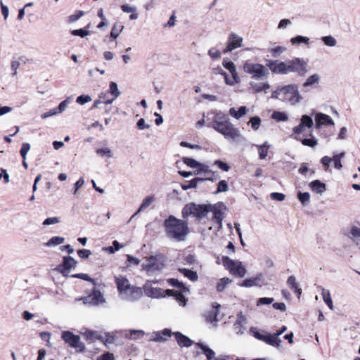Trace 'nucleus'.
I'll use <instances>...</instances> for the list:
<instances>
[{
	"mask_svg": "<svg viewBox=\"0 0 360 360\" xmlns=\"http://www.w3.org/2000/svg\"><path fill=\"white\" fill-rule=\"evenodd\" d=\"M61 338L70 347L75 349L77 352H84L85 345L81 341L80 337L79 335H75L69 330H65L62 333Z\"/></svg>",
	"mask_w": 360,
	"mask_h": 360,
	"instance_id": "nucleus-10",
	"label": "nucleus"
},
{
	"mask_svg": "<svg viewBox=\"0 0 360 360\" xmlns=\"http://www.w3.org/2000/svg\"><path fill=\"white\" fill-rule=\"evenodd\" d=\"M274 300V298L271 297H261L257 300V305L269 304L273 303Z\"/></svg>",
	"mask_w": 360,
	"mask_h": 360,
	"instance_id": "nucleus-63",
	"label": "nucleus"
},
{
	"mask_svg": "<svg viewBox=\"0 0 360 360\" xmlns=\"http://www.w3.org/2000/svg\"><path fill=\"white\" fill-rule=\"evenodd\" d=\"M250 86L255 93L266 92L270 88V85L267 82H250Z\"/></svg>",
	"mask_w": 360,
	"mask_h": 360,
	"instance_id": "nucleus-26",
	"label": "nucleus"
},
{
	"mask_svg": "<svg viewBox=\"0 0 360 360\" xmlns=\"http://www.w3.org/2000/svg\"><path fill=\"white\" fill-rule=\"evenodd\" d=\"M165 263L166 258L162 254H155L146 257V261L141 266L148 274H151L162 270Z\"/></svg>",
	"mask_w": 360,
	"mask_h": 360,
	"instance_id": "nucleus-6",
	"label": "nucleus"
},
{
	"mask_svg": "<svg viewBox=\"0 0 360 360\" xmlns=\"http://www.w3.org/2000/svg\"><path fill=\"white\" fill-rule=\"evenodd\" d=\"M262 274H259L256 277L247 278L244 280L240 285L246 288L252 287L254 285L261 286V284H259V282L262 281Z\"/></svg>",
	"mask_w": 360,
	"mask_h": 360,
	"instance_id": "nucleus-27",
	"label": "nucleus"
},
{
	"mask_svg": "<svg viewBox=\"0 0 360 360\" xmlns=\"http://www.w3.org/2000/svg\"><path fill=\"white\" fill-rule=\"evenodd\" d=\"M250 333L256 339L263 341L274 347H279L282 342V340L275 334V333H268L266 332H264V333H262L254 327H252L250 329Z\"/></svg>",
	"mask_w": 360,
	"mask_h": 360,
	"instance_id": "nucleus-8",
	"label": "nucleus"
},
{
	"mask_svg": "<svg viewBox=\"0 0 360 360\" xmlns=\"http://www.w3.org/2000/svg\"><path fill=\"white\" fill-rule=\"evenodd\" d=\"M247 319L242 311L237 314V319L233 324V330L237 335H243L246 331Z\"/></svg>",
	"mask_w": 360,
	"mask_h": 360,
	"instance_id": "nucleus-16",
	"label": "nucleus"
},
{
	"mask_svg": "<svg viewBox=\"0 0 360 360\" xmlns=\"http://www.w3.org/2000/svg\"><path fill=\"white\" fill-rule=\"evenodd\" d=\"M77 262L71 256H64L62 263L56 267L55 270L63 276L68 277L71 269H75Z\"/></svg>",
	"mask_w": 360,
	"mask_h": 360,
	"instance_id": "nucleus-11",
	"label": "nucleus"
},
{
	"mask_svg": "<svg viewBox=\"0 0 360 360\" xmlns=\"http://www.w3.org/2000/svg\"><path fill=\"white\" fill-rule=\"evenodd\" d=\"M213 129L221 134L226 139L233 142L239 143L246 141V139L240 134L239 129L234 127L229 119L224 122H215Z\"/></svg>",
	"mask_w": 360,
	"mask_h": 360,
	"instance_id": "nucleus-4",
	"label": "nucleus"
},
{
	"mask_svg": "<svg viewBox=\"0 0 360 360\" xmlns=\"http://www.w3.org/2000/svg\"><path fill=\"white\" fill-rule=\"evenodd\" d=\"M347 236L356 245L360 246V227L351 226Z\"/></svg>",
	"mask_w": 360,
	"mask_h": 360,
	"instance_id": "nucleus-21",
	"label": "nucleus"
},
{
	"mask_svg": "<svg viewBox=\"0 0 360 360\" xmlns=\"http://www.w3.org/2000/svg\"><path fill=\"white\" fill-rule=\"evenodd\" d=\"M210 212H212V219L216 221L219 227L222 226V221L224 218V214L222 212V208L225 207L222 202H219L215 205L210 204Z\"/></svg>",
	"mask_w": 360,
	"mask_h": 360,
	"instance_id": "nucleus-13",
	"label": "nucleus"
},
{
	"mask_svg": "<svg viewBox=\"0 0 360 360\" xmlns=\"http://www.w3.org/2000/svg\"><path fill=\"white\" fill-rule=\"evenodd\" d=\"M228 120H229V118L226 115H224L222 112H217L214 115L213 121L211 122L210 124H209V127L214 128L215 122H224Z\"/></svg>",
	"mask_w": 360,
	"mask_h": 360,
	"instance_id": "nucleus-44",
	"label": "nucleus"
},
{
	"mask_svg": "<svg viewBox=\"0 0 360 360\" xmlns=\"http://www.w3.org/2000/svg\"><path fill=\"white\" fill-rule=\"evenodd\" d=\"M222 262L224 266L229 269L230 273L236 276L243 278L246 274V269L240 261H234L229 257H223Z\"/></svg>",
	"mask_w": 360,
	"mask_h": 360,
	"instance_id": "nucleus-9",
	"label": "nucleus"
},
{
	"mask_svg": "<svg viewBox=\"0 0 360 360\" xmlns=\"http://www.w3.org/2000/svg\"><path fill=\"white\" fill-rule=\"evenodd\" d=\"M244 71L256 79H266L269 76V70L262 64L246 62L243 65Z\"/></svg>",
	"mask_w": 360,
	"mask_h": 360,
	"instance_id": "nucleus-7",
	"label": "nucleus"
},
{
	"mask_svg": "<svg viewBox=\"0 0 360 360\" xmlns=\"http://www.w3.org/2000/svg\"><path fill=\"white\" fill-rule=\"evenodd\" d=\"M309 186L312 191L320 195H322L326 190V184L319 180L312 181Z\"/></svg>",
	"mask_w": 360,
	"mask_h": 360,
	"instance_id": "nucleus-25",
	"label": "nucleus"
},
{
	"mask_svg": "<svg viewBox=\"0 0 360 360\" xmlns=\"http://www.w3.org/2000/svg\"><path fill=\"white\" fill-rule=\"evenodd\" d=\"M231 280L228 278H223L220 279V281L218 282L217 285V290L218 292H222L226 286L231 283Z\"/></svg>",
	"mask_w": 360,
	"mask_h": 360,
	"instance_id": "nucleus-51",
	"label": "nucleus"
},
{
	"mask_svg": "<svg viewBox=\"0 0 360 360\" xmlns=\"http://www.w3.org/2000/svg\"><path fill=\"white\" fill-rule=\"evenodd\" d=\"M82 334L86 338V340L87 341H89L90 342H92L98 338L97 333L94 331L86 330L84 333H82Z\"/></svg>",
	"mask_w": 360,
	"mask_h": 360,
	"instance_id": "nucleus-46",
	"label": "nucleus"
},
{
	"mask_svg": "<svg viewBox=\"0 0 360 360\" xmlns=\"http://www.w3.org/2000/svg\"><path fill=\"white\" fill-rule=\"evenodd\" d=\"M248 124H251V127L254 130H257L261 124V119L258 116L252 117Z\"/></svg>",
	"mask_w": 360,
	"mask_h": 360,
	"instance_id": "nucleus-55",
	"label": "nucleus"
},
{
	"mask_svg": "<svg viewBox=\"0 0 360 360\" xmlns=\"http://www.w3.org/2000/svg\"><path fill=\"white\" fill-rule=\"evenodd\" d=\"M271 98L289 103L291 105H295L302 100L298 86L294 84L278 86L271 93Z\"/></svg>",
	"mask_w": 360,
	"mask_h": 360,
	"instance_id": "nucleus-3",
	"label": "nucleus"
},
{
	"mask_svg": "<svg viewBox=\"0 0 360 360\" xmlns=\"http://www.w3.org/2000/svg\"><path fill=\"white\" fill-rule=\"evenodd\" d=\"M257 147L258 148L259 158L262 160L265 159L268 155L269 146L267 145V142H265L261 146H257Z\"/></svg>",
	"mask_w": 360,
	"mask_h": 360,
	"instance_id": "nucleus-42",
	"label": "nucleus"
},
{
	"mask_svg": "<svg viewBox=\"0 0 360 360\" xmlns=\"http://www.w3.org/2000/svg\"><path fill=\"white\" fill-rule=\"evenodd\" d=\"M321 295L324 302L328 306L330 309H333V304L330 297V293L328 290L321 287Z\"/></svg>",
	"mask_w": 360,
	"mask_h": 360,
	"instance_id": "nucleus-37",
	"label": "nucleus"
},
{
	"mask_svg": "<svg viewBox=\"0 0 360 360\" xmlns=\"http://www.w3.org/2000/svg\"><path fill=\"white\" fill-rule=\"evenodd\" d=\"M345 153L344 152L340 153L339 154L335 155L332 158V161L334 162V167L338 169H341L342 167V165L341 163V159L345 156Z\"/></svg>",
	"mask_w": 360,
	"mask_h": 360,
	"instance_id": "nucleus-43",
	"label": "nucleus"
},
{
	"mask_svg": "<svg viewBox=\"0 0 360 360\" xmlns=\"http://www.w3.org/2000/svg\"><path fill=\"white\" fill-rule=\"evenodd\" d=\"M248 109L245 106H241L238 110H236L234 108L229 109V114L236 120L240 119L243 115L246 114Z\"/></svg>",
	"mask_w": 360,
	"mask_h": 360,
	"instance_id": "nucleus-32",
	"label": "nucleus"
},
{
	"mask_svg": "<svg viewBox=\"0 0 360 360\" xmlns=\"http://www.w3.org/2000/svg\"><path fill=\"white\" fill-rule=\"evenodd\" d=\"M123 29L124 26L122 25L119 22L115 23L110 32V37L112 39H116L120 35Z\"/></svg>",
	"mask_w": 360,
	"mask_h": 360,
	"instance_id": "nucleus-39",
	"label": "nucleus"
},
{
	"mask_svg": "<svg viewBox=\"0 0 360 360\" xmlns=\"http://www.w3.org/2000/svg\"><path fill=\"white\" fill-rule=\"evenodd\" d=\"M65 239L61 236H53L51 237L45 244L44 245L49 248L56 247L60 244H63L65 242Z\"/></svg>",
	"mask_w": 360,
	"mask_h": 360,
	"instance_id": "nucleus-33",
	"label": "nucleus"
},
{
	"mask_svg": "<svg viewBox=\"0 0 360 360\" xmlns=\"http://www.w3.org/2000/svg\"><path fill=\"white\" fill-rule=\"evenodd\" d=\"M173 334L180 347H188L192 345L193 341L188 337L183 335L180 332H176Z\"/></svg>",
	"mask_w": 360,
	"mask_h": 360,
	"instance_id": "nucleus-23",
	"label": "nucleus"
},
{
	"mask_svg": "<svg viewBox=\"0 0 360 360\" xmlns=\"http://www.w3.org/2000/svg\"><path fill=\"white\" fill-rule=\"evenodd\" d=\"M220 304L217 303H214L213 304V308L212 310L206 311L203 316L206 321L210 322L214 324V326H217L216 323L218 321L217 316L219 314Z\"/></svg>",
	"mask_w": 360,
	"mask_h": 360,
	"instance_id": "nucleus-20",
	"label": "nucleus"
},
{
	"mask_svg": "<svg viewBox=\"0 0 360 360\" xmlns=\"http://www.w3.org/2000/svg\"><path fill=\"white\" fill-rule=\"evenodd\" d=\"M179 271L193 282L197 281L198 279V276L196 271L185 268L179 269Z\"/></svg>",
	"mask_w": 360,
	"mask_h": 360,
	"instance_id": "nucleus-31",
	"label": "nucleus"
},
{
	"mask_svg": "<svg viewBox=\"0 0 360 360\" xmlns=\"http://www.w3.org/2000/svg\"><path fill=\"white\" fill-rule=\"evenodd\" d=\"M229 190V186L225 180H221L217 184V189L215 193H219L222 192H226Z\"/></svg>",
	"mask_w": 360,
	"mask_h": 360,
	"instance_id": "nucleus-53",
	"label": "nucleus"
},
{
	"mask_svg": "<svg viewBox=\"0 0 360 360\" xmlns=\"http://www.w3.org/2000/svg\"><path fill=\"white\" fill-rule=\"evenodd\" d=\"M172 333L171 330L165 328L160 332H154L153 333H147L146 336L149 341L164 342L167 340L165 337H171Z\"/></svg>",
	"mask_w": 360,
	"mask_h": 360,
	"instance_id": "nucleus-18",
	"label": "nucleus"
},
{
	"mask_svg": "<svg viewBox=\"0 0 360 360\" xmlns=\"http://www.w3.org/2000/svg\"><path fill=\"white\" fill-rule=\"evenodd\" d=\"M323 42L328 46L333 47L337 44L336 39L332 36H326L322 37Z\"/></svg>",
	"mask_w": 360,
	"mask_h": 360,
	"instance_id": "nucleus-52",
	"label": "nucleus"
},
{
	"mask_svg": "<svg viewBox=\"0 0 360 360\" xmlns=\"http://www.w3.org/2000/svg\"><path fill=\"white\" fill-rule=\"evenodd\" d=\"M271 117L277 122H285L288 117L284 112L275 111L272 113Z\"/></svg>",
	"mask_w": 360,
	"mask_h": 360,
	"instance_id": "nucleus-40",
	"label": "nucleus"
},
{
	"mask_svg": "<svg viewBox=\"0 0 360 360\" xmlns=\"http://www.w3.org/2000/svg\"><path fill=\"white\" fill-rule=\"evenodd\" d=\"M223 66L227 69L232 75L235 82H240V79L237 73L236 66L232 61L224 60L222 63Z\"/></svg>",
	"mask_w": 360,
	"mask_h": 360,
	"instance_id": "nucleus-24",
	"label": "nucleus"
},
{
	"mask_svg": "<svg viewBox=\"0 0 360 360\" xmlns=\"http://www.w3.org/2000/svg\"><path fill=\"white\" fill-rule=\"evenodd\" d=\"M91 101V98L89 95H81L76 99V102L80 105H84Z\"/></svg>",
	"mask_w": 360,
	"mask_h": 360,
	"instance_id": "nucleus-61",
	"label": "nucleus"
},
{
	"mask_svg": "<svg viewBox=\"0 0 360 360\" xmlns=\"http://www.w3.org/2000/svg\"><path fill=\"white\" fill-rule=\"evenodd\" d=\"M302 143L307 146L314 147L317 144V141L315 139H304L302 140Z\"/></svg>",
	"mask_w": 360,
	"mask_h": 360,
	"instance_id": "nucleus-64",
	"label": "nucleus"
},
{
	"mask_svg": "<svg viewBox=\"0 0 360 360\" xmlns=\"http://www.w3.org/2000/svg\"><path fill=\"white\" fill-rule=\"evenodd\" d=\"M143 295L142 289L135 285H131L126 291V295L121 298L128 302H135L139 300Z\"/></svg>",
	"mask_w": 360,
	"mask_h": 360,
	"instance_id": "nucleus-14",
	"label": "nucleus"
},
{
	"mask_svg": "<svg viewBox=\"0 0 360 360\" xmlns=\"http://www.w3.org/2000/svg\"><path fill=\"white\" fill-rule=\"evenodd\" d=\"M168 283L174 287H176L177 288H179L180 290H181V292H186L188 291V289L185 286V285L179 281L178 279L176 278H170L168 280Z\"/></svg>",
	"mask_w": 360,
	"mask_h": 360,
	"instance_id": "nucleus-38",
	"label": "nucleus"
},
{
	"mask_svg": "<svg viewBox=\"0 0 360 360\" xmlns=\"http://www.w3.org/2000/svg\"><path fill=\"white\" fill-rule=\"evenodd\" d=\"M72 99V96H69V97L66 98L64 101H63L59 104V105L57 108H56L57 111L58 112V113H61L65 110L68 105L70 103Z\"/></svg>",
	"mask_w": 360,
	"mask_h": 360,
	"instance_id": "nucleus-50",
	"label": "nucleus"
},
{
	"mask_svg": "<svg viewBox=\"0 0 360 360\" xmlns=\"http://www.w3.org/2000/svg\"><path fill=\"white\" fill-rule=\"evenodd\" d=\"M165 293L168 296H174L176 301L179 303L180 305H186L187 300L184 296V292H181V290H180L179 292H177L174 290H165Z\"/></svg>",
	"mask_w": 360,
	"mask_h": 360,
	"instance_id": "nucleus-29",
	"label": "nucleus"
},
{
	"mask_svg": "<svg viewBox=\"0 0 360 360\" xmlns=\"http://www.w3.org/2000/svg\"><path fill=\"white\" fill-rule=\"evenodd\" d=\"M316 128L319 129L321 126H332L334 125V121L328 115L318 112L315 116Z\"/></svg>",
	"mask_w": 360,
	"mask_h": 360,
	"instance_id": "nucleus-19",
	"label": "nucleus"
},
{
	"mask_svg": "<svg viewBox=\"0 0 360 360\" xmlns=\"http://www.w3.org/2000/svg\"><path fill=\"white\" fill-rule=\"evenodd\" d=\"M59 222H60V218L56 217H49V218L46 219L43 221V225L49 226V225H52V224H58Z\"/></svg>",
	"mask_w": 360,
	"mask_h": 360,
	"instance_id": "nucleus-62",
	"label": "nucleus"
},
{
	"mask_svg": "<svg viewBox=\"0 0 360 360\" xmlns=\"http://www.w3.org/2000/svg\"><path fill=\"white\" fill-rule=\"evenodd\" d=\"M298 199L303 205H307L309 202L310 194L308 192H299Z\"/></svg>",
	"mask_w": 360,
	"mask_h": 360,
	"instance_id": "nucleus-48",
	"label": "nucleus"
},
{
	"mask_svg": "<svg viewBox=\"0 0 360 360\" xmlns=\"http://www.w3.org/2000/svg\"><path fill=\"white\" fill-rule=\"evenodd\" d=\"M208 55L213 60H217L221 58V52L215 48H211L208 51Z\"/></svg>",
	"mask_w": 360,
	"mask_h": 360,
	"instance_id": "nucleus-60",
	"label": "nucleus"
},
{
	"mask_svg": "<svg viewBox=\"0 0 360 360\" xmlns=\"http://www.w3.org/2000/svg\"><path fill=\"white\" fill-rule=\"evenodd\" d=\"M195 346L201 349L203 354L205 355L207 360H214L215 352L210 348L208 346L204 345L202 342L195 343Z\"/></svg>",
	"mask_w": 360,
	"mask_h": 360,
	"instance_id": "nucleus-28",
	"label": "nucleus"
},
{
	"mask_svg": "<svg viewBox=\"0 0 360 360\" xmlns=\"http://www.w3.org/2000/svg\"><path fill=\"white\" fill-rule=\"evenodd\" d=\"M115 282L120 297L122 296H125L126 291L131 285L129 280L122 276H115Z\"/></svg>",
	"mask_w": 360,
	"mask_h": 360,
	"instance_id": "nucleus-17",
	"label": "nucleus"
},
{
	"mask_svg": "<svg viewBox=\"0 0 360 360\" xmlns=\"http://www.w3.org/2000/svg\"><path fill=\"white\" fill-rule=\"evenodd\" d=\"M204 179H200V177H196L192 179L190 181H186L184 184H181V188L183 190L186 191L191 188H195L199 182H202Z\"/></svg>",
	"mask_w": 360,
	"mask_h": 360,
	"instance_id": "nucleus-35",
	"label": "nucleus"
},
{
	"mask_svg": "<svg viewBox=\"0 0 360 360\" xmlns=\"http://www.w3.org/2000/svg\"><path fill=\"white\" fill-rule=\"evenodd\" d=\"M109 93L115 98H117L120 95L117 84L115 82H110L109 84Z\"/></svg>",
	"mask_w": 360,
	"mask_h": 360,
	"instance_id": "nucleus-47",
	"label": "nucleus"
},
{
	"mask_svg": "<svg viewBox=\"0 0 360 360\" xmlns=\"http://www.w3.org/2000/svg\"><path fill=\"white\" fill-rule=\"evenodd\" d=\"M154 200L155 197L153 195H150L144 198L138 211L132 216V217L148 207Z\"/></svg>",
	"mask_w": 360,
	"mask_h": 360,
	"instance_id": "nucleus-36",
	"label": "nucleus"
},
{
	"mask_svg": "<svg viewBox=\"0 0 360 360\" xmlns=\"http://www.w3.org/2000/svg\"><path fill=\"white\" fill-rule=\"evenodd\" d=\"M287 285L289 288L297 294L298 297L302 294V289L298 287L296 278L294 276H290L287 280Z\"/></svg>",
	"mask_w": 360,
	"mask_h": 360,
	"instance_id": "nucleus-30",
	"label": "nucleus"
},
{
	"mask_svg": "<svg viewBox=\"0 0 360 360\" xmlns=\"http://www.w3.org/2000/svg\"><path fill=\"white\" fill-rule=\"evenodd\" d=\"M145 335V332L141 330H131L126 333L124 336L126 338L131 340H138Z\"/></svg>",
	"mask_w": 360,
	"mask_h": 360,
	"instance_id": "nucleus-34",
	"label": "nucleus"
},
{
	"mask_svg": "<svg viewBox=\"0 0 360 360\" xmlns=\"http://www.w3.org/2000/svg\"><path fill=\"white\" fill-rule=\"evenodd\" d=\"M210 204H196L195 202L187 203L182 209V217L186 219L188 217H195L197 221H201L207 217Z\"/></svg>",
	"mask_w": 360,
	"mask_h": 360,
	"instance_id": "nucleus-5",
	"label": "nucleus"
},
{
	"mask_svg": "<svg viewBox=\"0 0 360 360\" xmlns=\"http://www.w3.org/2000/svg\"><path fill=\"white\" fill-rule=\"evenodd\" d=\"M143 290L148 297L152 298H159L165 296L164 294L165 291H162V290L160 288L153 287L152 282L150 281H148L143 285Z\"/></svg>",
	"mask_w": 360,
	"mask_h": 360,
	"instance_id": "nucleus-15",
	"label": "nucleus"
},
{
	"mask_svg": "<svg viewBox=\"0 0 360 360\" xmlns=\"http://www.w3.org/2000/svg\"><path fill=\"white\" fill-rule=\"evenodd\" d=\"M266 65L275 74L287 75L290 72H297L300 76H304L307 72L306 63L299 58L285 61L267 60Z\"/></svg>",
	"mask_w": 360,
	"mask_h": 360,
	"instance_id": "nucleus-1",
	"label": "nucleus"
},
{
	"mask_svg": "<svg viewBox=\"0 0 360 360\" xmlns=\"http://www.w3.org/2000/svg\"><path fill=\"white\" fill-rule=\"evenodd\" d=\"M243 39L238 34L231 32L228 37L226 47L224 50V53H229L233 50L242 46Z\"/></svg>",
	"mask_w": 360,
	"mask_h": 360,
	"instance_id": "nucleus-12",
	"label": "nucleus"
},
{
	"mask_svg": "<svg viewBox=\"0 0 360 360\" xmlns=\"http://www.w3.org/2000/svg\"><path fill=\"white\" fill-rule=\"evenodd\" d=\"M92 300L96 304L102 303L104 302L103 297L100 291L94 290L91 295Z\"/></svg>",
	"mask_w": 360,
	"mask_h": 360,
	"instance_id": "nucleus-57",
	"label": "nucleus"
},
{
	"mask_svg": "<svg viewBox=\"0 0 360 360\" xmlns=\"http://www.w3.org/2000/svg\"><path fill=\"white\" fill-rule=\"evenodd\" d=\"M96 152L98 155H100L101 157H104V156H106L108 158L112 157V153L109 148H98L96 150Z\"/></svg>",
	"mask_w": 360,
	"mask_h": 360,
	"instance_id": "nucleus-56",
	"label": "nucleus"
},
{
	"mask_svg": "<svg viewBox=\"0 0 360 360\" xmlns=\"http://www.w3.org/2000/svg\"><path fill=\"white\" fill-rule=\"evenodd\" d=\"M301 123L305 127L308 128H311L313 126V120L312 118L307 115H304L301 118Z\"/></svg>",
	"mask_w": 360,
	"mask_h": 360,
	"instance_id": "nucleus-54",
	"label": "nucleus"
},
{
	"mask_svg": "<svg viewBox=\"0 0 360 360\" xmlns=\"http://www.w3.org/2000/svg\"><path fill=\"white\" fill-rule=\"evenodd\" d=\"M290 42L293 45L297 44H301V43H304L305 44H309V38H308L307 37H303V36H301V35H298V36H296L295 37H292L290 39Z\"/></svg>",
	"mask_w": 360,
	"mask_h": 360,
	"instance_id": "nucleus-45",
	"label": "nucleus"
},
{
	"mask_svg": "<svg viewBox=\"0 0 360 360\" xmlns=\"http://www.w3.org/2000/svg\"><path fill=\"white\" fill-rule=\"evenodd\" d=\"M320 81V76L318 74L311 75L307 78L306 82L303 84L304 87L311 86L314 84L319 83Z\"/></svg>",
	"mask_w": 360,
	"mask_h": 360,
	"instance_id": "nucleus-41",
	"label": "nucleus"
},
{
	"mask_svg": "<svg viewBox=\"0 0 360 360\" xmlns=\"http://www.w3.org/2000/svg\"><path fill=\"white\" fill-rule=\"evenodd\" d=\"M285 51V49L282 46H276L275 48L271 49V50H270V51L272 54V56L274 58L278 57Z\"/></svg>",
	"mask_w": 360,
	"mask_h": 360,
	"instance_id": "nucleus-58",
	"label": "nucleus"
},
{
	"mask_svg": "<svg viewBox=\"0 0 360 360\" xmlns=\"http://www.w3.org/2000/svg\"><path fill=\"white\" fill-rule=\"evenodd\" d=\"M200 172H204V177L202 178V179H204V181L208 180V181H214L217 180V176H216L215 173L214 172L210 170L208 168V166H207L204 164H200V165L198 168V174H199Z\"/></svg>",
	"mask_w": 360,
	"mask_h": 360,
	"instance_id": "nucleus-22",
	"label": "nucleus"
},
{
	"mask_svg": "<svg viewBox=\"0 0 360 360\" xmlns=\"http://www.w3.org/2000/svg\"><path fill=\"white\" fill-rule=\"evenodd\" d=\"M183 162L184 164H186L188 167H190L191 168H199L201 163L198 162L195 160L190 158H184Z\"/></svg>",
	"mask_w": 360,
	"mask_h": 360,
	"instance_id": "nucleus-49",
	"label": "nucleus"
},
{
	"mask_svg": "<svg viewBox=\"0 0 360 360\" xmlns=\"http://www.w3.org/2000/svg\"><path fill=\"white\" fill-rule=\"evenodd\" d=\"M164 226L167 237L178 242L184 241L189 232L188 222L173 215L164 221Z\"/></svg>",
	"mask_w": 360,
	"mask_h": 360,
	"instance_id": "nucleus-2",
	"label": "nucleus"
},
{
	"mask_svg": "<svg viewBox=\"0 0 360 360\" xmlns=\"http://www.w3.org/2000/svg\"><path fill=\"white\" fill-rule=\"evenodd\" d=\"M30 149V145L28 143H23L22 145V148L20 150V155L22 156V159L26 160V155L28 153V151Z\"/></svg>",
	"mask_w": 360,
	"mask_h": 360,
	"instance_id": "nucleus-59",
	"label": "nucleus"
}]
</instances>
